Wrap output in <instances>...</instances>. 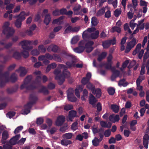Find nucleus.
Wrapping results in <instances>:
<instances>
[{
	"mask_svg": "<svg viewBox=\"0 0 149 149\" xmlns=\"http://www.w3.org/2000/svg\"><path fill=\"white\" fill-rule=\"evenodd\" d=\"M29 40H24L21 41L19 44L21 45L22 48L24 50L21 53L22 55L24 58H27L29 56V51L32 49L33 47L29 45L31 43Z\"/></svg>",
	"mask_w": 149,
	"mask_h": 149,
	"instance_id": "obj_1",
	"label": "nucleus"
},
{
	"mask_svg": "<svg viewBox=\"0 0 149 149\" xmlns=\"http://www.w3.org/2000/svg\"><path fill=\"white\" fill-rule=\"evenodd\" d=\"M32 75H29L27 76L25 79L24 84H22L20 88L22 90L25 88L27 90H33L36 88V87L32 84L28 85V84H29L32 79Z\"/></svg>",
	"mask_w": 149,
	"mask_h": 149,
	"instance_id": "obj_2",
	"label": "nucleus"
},
{
	"mask_svg": "<svg viewBox=\"0 0 149 149\" xmlns=\"http://www.w3.org/2000/svg\"><path fill=\"white\" fill-rule=\"evenodd\" d=\"M10 23L8 22H5L3 26V33L4 34H6V38L8 39L12 36L15 32V30L13 28L9 27Z\"/></svg>",
	"mask_w": 149,
	"mask_h": 149,
	"instance_id": "obj_3",
	"label": "nucleus"
},
{
	"mask_svg": "<svg viewBox=\"0 0 149 149\" xmlns=\"http://www.w3.org/2000/svg\"><path fill=\"white\" fill-rule=\"evenodd\" d=\"M29 13H26L24 11L22 12L19 15L15 16L17 18L15 22V26L18 28H20L22 25V22L25 19V16L29 15Z\"/></svg>",
	"mask_w": 149,
	"mask_h": 149,
	"instance_id": "obj_4",
	"label": "nucleus"
},
{
	"mask_svg": "<svg viewBox=\"0 0 149 149\" xmlns=\"http://www.w3.org/2000/svg\"><path fill=\"white\" fill-rule=\"evenodd\" d=\"M63 55L61 57L58 55L54 54H53V59L54 61L59 62H61L62 60L63 61V58L73 59L74 56L71 54L68 53L66 52H63L62 53Z\"/></svg>",
	"mask_w": 149,
	"mask_h": 149,
	"instance_id": "obj_5",
	"label": "nucleus"
},
{
	"mask_svg": "<svg viewBox=\"0 0 149 149\" xmlns=\"http://www.w3.org/2000/svg\"><path fill=\"white\" fill-rule=\"evenodd\" d=\"M70 72L67 70H63L62 73L59 76H57L56 79L58 80V83L59 85H61L64 82L65 77H70Z\"/></svg>",
	"mask_w": 149,
	"mask_h": 149,
	"instance_id": "obj_6",
	"label": "nucleus"
},
{
	"mask_svg": "<svg viewBox=\"0 0 149 149\" xmlns=\"http://www.w3.org/2000/svg\"><path fill=\"white\" fill-rule=\"evenodd\" d=\"M137 43L136 39L135 38H133L130 41L128 42L125 51V53H128Z\"/></svg>",
	"mask_w": 149,
	"mask_h": 149,
	"instance_id": "obj_7",
	"label": "nucleus"
},
{
	"mask_svg": "<svg viewBox=\"0 0 149 149\" xmlns=\"http://www.w3.org/2000/svg\"><path fill=\"white\" fill-rule=\"evenodd\" d=\"M73 89L70 88L67 91V97L68 100L72 102H76L77 100L74 94Z\"/></svg>",
	"mask_w": 149,
	"mask_h": 149,
	"instance_id": "obj_8",
	"label": "nucleus"
},
{
	"mask_svg": "<svg viewBox=\"0 0 149 149\" xmlns=\"http://www.w3.org/2000/svg\"><path fill=\"white\" fill-rule=\"evenodd\" d=\"M99 34V31L98 30H97L95 31V32L91 33L89 36V37L92 39H95L98 38ZM82 36L83 37L86 38L88 37V34L85 33H84V32L83 33Z\"/></svg>",
	"mask_w": 149,
	"mask_h": 149,
	"instance_id": "obj_9",
	"label": "nucleus"
},
{
	"mask_svg": "<svg viewBox=\"0 0 149 149\" xmlns=\"http://www.w3.org/2000/svg\"><path fill=\"white\" fill-rule=\"evenodd\" d=\"M32 106L31 104L30 103H27L24 106V109L22 110V114H27L30 112V109Z\"/></svg>",
	"mask_w": 149,
	"mask_h": 149,
	"instance_id": "obj_10",
	"label": "nucleus"
},
{
	"mask_svg": "<svg viewBox=\"0 0 149 149\" xmlns=\"http://www.w3.org/2000/svg\"><path fill=\"white\" fill-rule=\"evenodd\" d=\"M8 75L7 76H2L1 79H0V87H2L4 86L9 81V79L8 78Z\"/></svg>",
	"mask_w": 149,
	"mask_h": 149,
	"instance_id": "obj_11",
	"label": "nucleus"
},
{
	"mask_svg": "<svg viewBox=\"0 0 149 149\" xmlns=\"http://www.w3.org/2000/svg\"><path fill=\"white\" fill-rule=\"evenodd\" d=\"M65 120V117L63 116H60L58 117L56 121V124L57 126H61L63 124Z\"/></svg>",
	"mask_w": 149,
	"mask_h": 149,
	"instance_id": "obj_12",
	"label": "nucleus"
},
{
	"mask_svg": "<svg viewBox=\"0 0 149 149\" xmlns=\"http://www.w3.org/2000/svg\"><path fill=\"white\" fill-rule=\"evenodd\" d=\"M29 102L28 103H30L31 105L35 104L38 100V97L33 94H31L29 98Z\"/></svg>",
	"mask_w": 149,
	"mask_h": 149,
	"instance_id": "obj_13",
	"label": "nucleus"
},
{
	"mask_svg": "<svg viewBox=\"0 0 149 149\" xmlns=\"http://www.w3.org/2000/svg\"><path fill=\"white\" fill-rule=\"evenodd\" d=\"M83 41H81L79 42V46L74 49V51L77 53H81L83 52L85 49L84 47L83 46L80 45L83 44Z\"/></svg>",
	"mask_w": 149,
	"mask_h": 149,
	"instance_id": "obj_14",
	"label": "nucleus"
},
{
	"mask_svg": "<svg viewBox=\"0 0 149 149\" xmlns=\"http://www.w3.org/2000/svg\"><path fill=\"white\" fill-rule=\"evenodd\" d=\"M9 134L8 132L6 130L4 131L2 134V139L1 143L2 144H4L6 143V140L9 137Z\"/></svg>",
	"mask_w": 149,
	"mask_h": 149,
	"instance_id": "obj_15",
	"label": "nucleus"
},
{
	"mask_svg": "<svg viewBox=\"0 0 149 149\" xmlns=\"http://www.w3.org/2000/svg\"><path fill=\"white\" fill-rule=\"evenodd\" d=\"M20 137V134H17L12 138L9 141V143L12 145H14L17 144V141Z\"/></svg>",
	"mask_w": 149,
	"mask_h": 149,
	"instance_id": "obj_16",
	"label": "nucleus"
},
{
	"mask_svg": "<svg viewBox=\"0 0 149 149\" xmlns=\"http://www.w3.org/2000/svg\"><path fill=\"white\" fill-rule=\"evenodd\" d=\"M18 88V85H16L12 87L11 88H8L6 90L7 92L9 94H12L17 91Z\"/></svg>",
	"mask_w": 149,
	"mask_h": 149,
	"instance_id": "obj_17",
	"label": "nucleus"
},
{
	"mask_svg": "<svg viewBox=\"0 0 149 149\" xmlns=\"http://www.w3.org/2000/svg\"><path fill=\"white\" fill-rule=\"evenodd\" d=\"M4 68V65L0 64V79H1V77L2 76H7L8 75H9V72L8 71H6L2 73Z\"/></svg>",
	"mask_w": 149,
	"mask_h": 149,
	"instance_id": "obj_18",
	"label": "nucleus"
},
{
	"mask_svg": "<svg viewBox=\"0 0 149 149\" xmlns=\"http://www.w3.org/2000/svg\"><path fill=\"white\" fill-rule=\"evenodd\" d=\"M8 78L9 79V81H10L12 83H15L17 79V75L15 72L12 73Z\"/></svg>",
	"mask_w": 149,
	"mask_h": 149,
	"instance_id": "obj_19",
	"label": "nucleus"
},
{
	"mask_svg": "<svg viewBox=\"0 0 149 149\" xmlns=\"http://www.w3.org/2000/svg\"><path fill=\"white\" fill-rule=\"evenodd\" d=\"M112 63L107 62L106 63H102L101 64L100 67L104 66L105 68L108 70L112 69L113 67L112 66Z\"/></svg>",
	"mask_w": 149,
	"mask_h": 149,
	"instance_id": "obj_20",
	"label": "nucleus"
},
{
	"mask_svg": "<svg viewBox=\"0 0 149 149\" xmlns=\"http://www.w3.org/2000/svg\"><path fill=\"white\" fill-rule=\"evenodd\" d=\"M77 114V112L74 110L70 111L69 113V119L70 121H72V119L76 117Z\"/></svg>",
	"mask_w": 149,
	"mask_h": 149,
	"instance_id": "obj_21",
	"label": "nucleus"
},
{
	"mask_svg": "<svg viewBox=\"0 0 149 149\" xmlns=\"http://www.w3.org/2000/svg\"><path fill=\"white\" fill-rule=\"evenodd\" d=\"M107 55V53L105 52H103L101 54L98 56L97 60L99 62H101L103 59Z\"/></svg>",
	"mask_w": 149,
	"mask_h": 149,
	"instance_id": "obj_22",
	"label": "nucleus"
},
{
	"mask_svg": "<svg viewBox=\"0 0 149 149\" xmlns=\"http://www.w3.org/2000/svg\"><path fill=\"white\" fill-rule=\"evenodd\" d=\"M18 70L20 71V76L22 77L24 76L27 72L25 68L22 67H20Z\"/></svg>",
	"mask_w": 149,
	"mask_h": 149,
	"instance_id": "obj_23",
	"label": "nucleus"
},
{
	"mask_svg": "<svg viewBox=\"0 0 149 149\" xmlns=\"http://www.w3.org/2000/svg\"><path fill=\"white\" fill-rule=\"evenodd\" d=\"M101 90L100 89L98 88L95 89V88L92 93L94 94H96V96L97 98H99L101 96Z\"/></svg>",
	"mask_w": 149,
	"mask_h": 149,
	"instance_id": "obj_24",
	"label": "nucleus"
},
{
	"mask_svg": "<svg viewBox=\"0 0 149 149\" xmlns=\"http://www.w3.org/2000/svg\"><path fill=\"white\" fill-rule=\"evenodd\" d=\"M125 79L124 78L120 79L118 82V85L119 86H122L124 87L126 86L128 84L127 82H125Z\"/></svg>",
	"mask_w": 149,
	"mask_h": 149,
	"instance_id": "obj_25",
	"label": "nucleus"
},
{
	"mask_svg": "<svg viewBox=\"0 0 149 149\" xmlns=\"http://www.w3.org/2000/svg\"><path fill=\"white\" fill-rule=\"evenodd\" d=\"M96 102V99L95 97L91 94L89 97V103L90 104L94 105Z\"/></svg>",
	"mask_w": 149,
	"mask_h": 149,
	"instance_id": "obj_26",
	"label": "nucleus"
},
{
	"mask_svg": "<svg viewBox=\"0 0 149 149\" xmlns=\"http://www.w3.org/2000/svg\"><path fill=\"white\" fill-rule=\"evenodd\" d=\"M111 42L109 40H107L102 42V46L105 49L108 48L111 45Z\"/></svg>",
	"mask_w": 149,
	"mask_h": 149,
	"instance_id": "obj_27",
	"label": "nucleus"
},
{
	"mask_svg": "<svg viewBox=\"0 0 149 149\" xmlns=\"http://www.w3.org/2000/svg\"><path fill=\"white\" fill-rule=\"evenodd\" d=\"M38 92L42 93L44 94H48L49 93V92L46 87L43 86L39 90Z\"/></svg>",
	"mask_w": 149,
	"mask_h": 149,
	"instance_id": "obj_28",
	"label": "nucleus"
},
{
	"mask_svg": "<svg viewBox=\"0 0 149 149\" xmlns=\"http://www.w3.org/2000/svg\"><path fill=\"white\" fill-rule=\"evenodd\" d=\"M61 143L62 145L66 146L72 143V141L70 140L66 139H64L61 140Z\"/></svg>",
	"mask_w": 149,
	"mask_h": 149,
	"instance_id": "obj_29",
	"label": "nucleus"
},
{
	"mask_svg": "<svg viewBox=\"0 0 149 149\" xmlns=\"http://www.w3.org/2000/svg\"><path fill=\"white\" fill-rule=\"evenodd\" d=\"M111 109L114 112L116 113L118 112L119 108L117 105L113 104L111 105Z\"/></svg>",
	"mask_w": 149,
	"mask_h": 149,
	"instance_id": "obj_30",
	"label": "nucleus"
},
{
	"mask_svg": "<svg viewBox=\"0 0 149 149\" xmlns=\"http://www.w3.org/2000/svg\"><path fill=\"white\" fill-rule=\"evenodd\" d=\"M145 77L143 75L139 76L137 79L136 83L138 85L140 84L145 79Z\"/></svg>",
	"mask_w": 149,
	"mask_h": 149,
	"instance_id": "obj_31",
	"label": "nucleus"
},
{
	"mask_svg": "<svg viewBox=\"0 0 149 149\" xmlns=\"http://www.w3.org/2000/svg\"><path fill=\"white\" fill-rule=\"evenodd\" d=\"M51 21L50 15L49 14H47L45 17L44 20V22L46 25H47Z\"/></svg>",
	"mask_w": 149,
	"mask_h": 149,
	"instance_id": "obj_32",
	"label": "nucleus"
},
{
	"mask_svg": "<svg viewBox=\"0 0 149 149\" xmlns=\"http://www.w3.org/2000/svg\"><path fill=\"white\" fill-rule=\"evenodd\" d=\"M64 17L63 16H62L59 17V18L54 20L52 22V24H60L61 21L64 18Z\"/></svg>",
	"mask_w": 149,
	"mask_h": 149,
	"instance_id": "obj_33",
	"label": "nucleus"
},
{
	"mask_svg": "<svg viewBox=\"0 0 149 149\" xmlns=\"http://www.w3.org/2000/svg\"><path fill=\"white\" fill-rule=\"evenodd\" d=\"M101 141L98 138L95 137L92 140V142L93 146H97L99 145V143Z\"/></svg>",
	"mask_w": 149,
	"mask_h": 149,
	"instance_id": "obj_34",
	"label": "nucleus"
},
{
	"mask_svg": "<svg viewBox=\"0 0 149 149\" xmlns=\"http://www.w3.org/2000/svg\"><path fill=\"white\" fill-rule=\"evenodd\" d=\"M97 19L95 17H93L91 18V24L92 26H95L98 24Z\"/></svg>",
	"mask_w": 149,
	"mask_h": 149,
	"instance_id": "obj_35",
	"label": "nucleus"
},
{
	"mask_svg": "<svg viewBox=\"0 0 149 149\" xmlns=\"http://www.w3.org/2000/svg\"><path fill=\"white\" fill-rule=\"evenodd\" d=\"M86 88L90 90L92 92L94 91L95 88V86L90 82H88L86 85Z\"/></svg>",
	"mask_w": 149,
	"mask_h": 149,
	"instance_id": "obj_36",
	"label": "nucleus"
},
{
	"mask_svg": "<svg viewBox=\"0 0 149 149\" xmlns=\"http://www.w3.org/2000/svg\"><path fill=\"white\" fill-rule=\"evenodd\" d=\"M111 70L113 73L112 74L117 77L119 76L120 71L119 70H116L114 67H113Z\"/></svg>",
	"mask_w": 149,
	"mask_h": 149,
	"instance_id": "obj_37",
	"label": "nucleus"
},
{
	"mask_svg": "<svg viewBox=\"0 0 149 149\" xmlns=\"http://www.w3.org/2000/svg\"><path fill=\"white\" fill-rule=\"evenodd\" d=\"M72 134L70 133H66L63 134L62 137L64 139H70L72 138Z\"/></svg>",
	"mask_w": 149,
	"mask_h": 149,
	"instance_id": "obj_38",
	"label": "nucleus"
},
{
	"mask_svg": "<svg viewBox=\"0 0 149 149\" xmlns=\"http://www.w3.org/2000/svg\"><path fill=\"white\" fill-rule=\"evenodd\" d=\"M66 10H55L53 12V15L54 16L59 15H63V11Z\"/></svg>",
	"mask_w": 149,
	"mask_h": 149,
	"instance_id": "obj_39",
	"label": "nucleus"
},
{
	"mask_svg": "<svg viewBox=\"0 0 149 149\" xmlns=\"http://www.w3.org/2000/svg\"><path fill=\"white\" fill-rule=\"evenodd\" d=\"M38 51L42 53H45L46 51V49L43 45H41L38 46Z\"/></svg>",
	"mask_w": 149,
	"mask_h": 149,
	"instance_id": "obj_40",
	"label": "nucleus"
},
{
	"mask_svg": "<svg viewBox=\"0 0 149 149\" xmlns=\"http://www.w3.org/2000/svg\"><path fill=\"white\" fill-rule=\"evenodd\" d=\"M112 32L113 33L115 32H117L119 33L121 31V29L120 27L115 26L112 28Z\"/></svg>",
	"mask_w": 149,
	"mask_h": 149,
	"instance_id": "obj_41",
	"label": "nucleus"
},
{
	"mask_svg": "<svg viewBox=\"0 0 149 149\" xmlns=\"http://www.w3.org/2000/svg\"><path fill=\"white\" fill-rule=\"evenodd\" d=\"M13 57L16 59H19L21 58V54L19 52H16L13 53Z\"/></svg>",
	"mask_w": 149,
	"mask_h": 149,
	"instance_id": "obj_42",
	"label": "nucleus"
},
{
	"mask_svg": "<svg viewBox=\"0 0 149 149\" xmlns=\"http://www.w3.org/2000/svg\"><path fill=\"white\" fill-rule=\"evenodd\" d=\"M79 40V38L77 36H75L73 37L71 39V42L72 44H74L76 43Z\"/></svg>",
	"mask_w": 149,
	"mask_h": 149,
	"instance_id": "obj_43",
	"label": "nucleus"
},
{
	"mask_svg": "<svg viewBox=\"0 0 149 149\" xmlns=\"http://www.w3.org/2000/svg\"><path fill=\"white\" fill-rule=\"evenodd\" d=\"M107 91L110 95H113L115 93V89L112 87L109 88L107 89Z\"/></svg>",
	"mask_w": 149,
	"mask_h": 149,
	"instance_id": "obj_44",
	"label": "nucleus"
},
{
	"mask_svg": "<svg viewBox=\"0 0 149 149\" xmlns=\"http://www.w3.org/2000/svg\"><path fill=\"white\" fill-rule=\"evenodd\" d=\"M31 54L34 56H37L39 54L40 52L37 49H35L32 50L31 52Z\"/></svg>",
	"mask_w": 149,
	"mask_h": 149,
	"instance_id": "obj_45",
	"label": "nucleus"
},
{
	"mask_svg": "<svg viewBox=\"0 0 149 149\" xmlns=\"http://www.w3.org/2000/svg\"><path fill=\"white\" fill-rule=\"evenodd\" d=\"M44 120L42 118L39 117L37 118L36 123L38 125H41L43 123Z\"/></svg>",
	"mask_w": 149,
	"mask_h": 149,
	"instance_id": "obj_46",
	"label": "nucleus"
},
{
	"mask_svg": "<svg viewBox=\"0 0 149 149\" xmlns=\"http://www.w3.org/2000/svg\"><path fill=\"white\" fill-rule=\"evenodd\" d=\"M23 126H20L18 127L15 129L14 131V133L15 134H16L18 133L23 129Z\"/></svg>",
	"mask_w": 149,
	"mask_h": 149,
	"instance_id": "obj_47",
	"label": "nucleus"
},
{
	"mask_svg": "<svg viewBox=\"0 0 149 149\" xmlns=\"http://www.w3.org/2000/svg\"><path fill=\"white\" fill-rule=\"evenodd\" d=\"M149 57V52L147 51H146L144 53L143 57V63H145L146 62V60Z\"/></svg>",
	"mask_w": 149,
	"mask_h": 149,
	"instance_id": "obj_48",
	"label": "nucleus"
},
{
	"mask_svg": "<svg viewBox=\"0 0 149 149\" xmlns=\"http://www.w3.org/2000/svg\"><path fill=\"white\" fill-rule=\"evenodd\" d=\"M15 115V113L14 112L10 111L8 112L7 113L6 116L7 117H9L10 118H11L14 116Z\"/></svg>",
	"mask_w": 149,
	"mask_h": 149,
	"instance_id": "obj_49",
	"label": "nucleus"
},
{
	"mask_svg": "<svg viewBox=\"0 0 149 149\" xmlns=\"http://www.w3.org/2000/svg\"><path fill=\"white\" fill-rule=\"evenodd\" d=\"M140 4L141 6H144L143 8V9H147V8L146 6H147V3L143 0H141L140 1Z\"/></svg>",
	"mask_w": 149,
	"mask_h": 149,
	"instance_id": "obj_50",
	"label": "nucleus"
},
{
	"mask_svg": "<svg viewBox=\"0 0 149 149\" xmlns=\"http://www.w3.org/2000/svg\"><path fill=\"white\" fill-rule=\"evenodd\" d=\"M89 80L88 79L85 77H83L81 79V83L83 85H85L88 83Z\"/></svg>",
	"mask_w": 149,
	"mask_h": 149,
	"instance_id": "obj_51",
	"label": "nucleus"
},
{
	"mask_svg": "<svg viewBox=\"0 0 149 149\" xmlns=\"http://www.w3.org/2000/svg\"><path fill=\"white\" fill-rule=\"evenodd\" d=\"M41 80V77L40 76H37L34 81V83L38 84H40Z\"/></svg>",
	"mask_w": 149,
	"mask_h": 149,
	"instance_id": "obj_52",
	"label": "nucleus"
},
{
	"mask_svg": "<svg viewBox=\"0 0 149 149\" xmlns=\"http://www.w3.org/2000/svg\"><path fill=\"white\" fill-rule=\"evenodd\" d=\"M61 73V71L60 69H56L55 70L54 72V74L56 75L55 79H56V77L57 76H59Z\"/></svg>",
	"mask_w": 149,
	"mask_h": 149,
	"instance_id": "obj_53",
	"label": "nucleus"
},
{
	"mask_svg": "<svg viewBox=\"0 0 149 149\" xmlns=\"http://www.w3.org/2000/svg\"><path fill=\"white\" fill-rule=\"evenodd\" d=\"M52 51L54 53L57 52L59 49L58 46L56 45H53L52 46Z\"/></svg>",
	"mask_w": 149,
	"mask_h": 149,
	"instance_id": "obj_54",
	"label": "nucleus"
},
{
	"mask_svg": "<svg viewBox=\"0 0 149 149\" xmlns=\"http://www.w3.org/2000/svg\"><path fill=\"white\" fill-rule=\"evenodd\" d=\"M78 123L75 122L72 124L71 126V128L72 130H75L77 129L76 127L77 126Z\"/></svg>",
	"mask_w": 149,
	"mask_h": 149,
	"instance_id": "obj_55",
	"label": "nucleus"
},
{
	"mask_svg": "<svg viewBox=\"0 0 149 149\" xmlns=\"http://www.w3.org/2000/svg\"><path fill=\"white\" fill-rule=\"evenodd\" d=\"M94 44V42L93 41H89L85 45V47H92V46Z\"/></svg>",
	"mask_w": 149,
	"mask_h": 149,
	"instance_id": "obj_56",
	"label": "nucleus"
},
{
	"mask_svg": "<svg viewBox=\"0 0 149 149\" xmlns=\"http://www.w3.org/2000/svg\"><path fill=\"white\" fill-rule=\"evenodd\" d=\"M3 149H11L12 148V145H10L8 142L6 144H4L3 146Z\"/></svg>",
	"mask_w": 149,
	"mask_h": 149,
	"instance_id": "obj_57",
	"label": "nucleus"
},
{
	"mask_svg": "<svg viewBox=\"0 0 149 149\" xmlns=\"http://www.w3.org/2000/svg\"><path fill=\"white\" fill-rule=\"evenodd\" d=\"M111 132L109 129L105 131L104 133V135L106 137H109L111 135Z\"/></svg>",
	"mask_w": 149,
	"mask_h": 149,
	"instance_id": "obj_58",
	"label": "nucleus"
},
{
	"mask_svg": "<svg viewBox=\"0 0 149 149\" xmlns=\"http://www.w3.org/2000/svg\"><path fill=\"white\" fill-rule=\"evenodd\" d=\"M121 10H115L114 12V14L116 17H118L121 13Z\"/></svg>",
	"mask_w": 149,
	"mask_h": 149,
	"instance_id": "obj_59",
	"label": "nucleus"
},
{
	"mask_svg": "<svg viewBox=\"0 0 149 149\" xmlns=\"http://www.w3.org/2000/svg\"><path fill=\"white\" fill-rule=\"evenodd\" d=\"M16 66V64H13L10 65L7 68L8 71L9 72V71H12L15 68Z\"/></svg>",
	"mask_w": 149,
	"mask_h": 149,
	"instance_id": "obj_60",
	"label": "nucleus"
},
{
	"mask_svg": "<svg viewBox=\"0 0 149 149\" xmlns=\"http://www.w3.org/2000/svg\"><path fill=\"white\" fill-rule=\"evenodd\" d=\"M133 15L134 13L132 12V10H130V11L127 13L128 18L130 19H132L133 17Z\"/></svg>",
	"mask_w": 149,
	"mask_h": 149,
	"instance_id": "obj_61",
	"label": "nucleus"
},
{
	"mask_svg": "<svg viewBox=\"0 0 149 149\" xmlns=\"http://www.w3.org/2000/svg\"><path fill=\"white\" fill-rule=\"evenodd\" d=\"M70 31H72V26H69L65 29L64 33H68Z\"/></svg>",
	"mask_w": 149,
	"mask_h": 149,
	"instance_id": "obj_62",
	"label": "nucleus"
},
{
	"mask_svg": "<svg viewBox=\"0 0 149 149\" xmlns=\"http://www.w3.org/2000/svg\"><path fill=\"white\" fill-rule=\"evenodd\" d=\"M28 132L31 134L33 135H35L36 132L33 128H30L28 130Z\"/></svg>",
	"mask_w": 149,
	"mask_h": 149,
	"instance_id": "obj_63",
	"label": "nucleus"
},
{
	"mask_svg": "<svg viewBox=\"0 0 149 149\" xmlns=\"http://www.w3.org/2000/svg\"><path fill=\"white\" fill-rule=\"evenodd\" d=\"M55 85L53 83H50L47 86V88L49 89H53L55 88Z\"/></svg>",
	"mask_w": 149,
	"mask_h": 149,
	"instance_id": "obj_64",
	"label": "nucleus"
}]
</instances>
